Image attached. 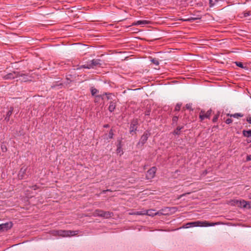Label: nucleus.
I'll return each instance as SVG.
<instances>
[{"mask_svg":"<svg viewBox=\"0 0 251 251\" xmlns=\"http://www.w3.org/2000/svg\"><path fill=\"white\" fill-rule=\"evenodd\" d=\"M219 224L218 223H209L207 221H197L196 222H190L186 224L183 227L189 228L190 227L194 226H210L217 225Z\"/></svg>","mask_w":251,"mask_h":251,"instance_id":"obj_1","label":"nucleus"},{"mask_svg":"<svg viewBox=\"0 0 251 251\" xmlns=\"http://www.w3.org/2000/svg\"><path fill=\"white\" fill-rule=\"evenodd\" d=\"M101 65L100 59H93L81 66L83 68L93 69L96 67L100 66Z\"/></svg>","mask_w":251,"mask_h":251,"instance_id":"obj_2","label":"nucleus"},{"mask_svg":"<svg viewBox=\"0 0 251 251\" xmlns=\"http://www.w3.org/2000/svg\"><path fill=\"white\" fill-rule=\"evenodd\" d=\"M231 205L237 206L240 207L242 208H251V206L250 205V203L248 201H247L244 200H234L231 201Z\"/></svg>","mask_w":251,"mask_h":251,"instance_id":"obj_3","label":"nucleus"},{"mask_svg":"<svg viewBox=\"0 0 251 251\" xmlns=\"http://www.w3.org/2000/svg\"><path fill=\"white\" fill-rule=\"evenodd\" d=\"M55 235H57L62 237H69L71 236L75 235L77 234V231H71V230H57L55 231Z\"/></svg>","mask_w":251,"mask_h":251,"instance_id":"obj_4","label":"nucleus"},{"mask_svg":"<svg viewBox=\"0 0 251 251\" xmlns=\"http://www.w3.org/2000/svg\"><path fill=\"white\" fill-rule=\"evenodd\" d=\"M93 215L95 217L98 216L104 218H108L111 217L113 215V214L109 211H104L100 209H97L94 211Z\"/></svg>","mask_w":251,"mask_h":251,"instance_id":"obj_5","label":"nucleus"},{"mask_svg":"<svg viewBox=\"0 0 251 251\" xmlns=\"http://www.w3.org/2000/svg\"><path fill=\"white\" fill-rule=\"evenodd\" d=\"M150 135V133L148 131H145L143 135L141 136L139 142V145H143L147 141Z\"/></svg>","mask_w":251,"mask_h":251,"instance_id":"obj_6","label":"nucleus"},{"mask_svg":"<svg viewBox=\"0 0 251 251\" xmlns=\"http://www.w3.org/2000/svg\"><path fill=\"white\" fill-rule=\"evenodd\" d=\"M156 171V169L155 167H152L151 169L148 171L147 173L146 174V178L148 179H151L153 178L155 176Z\"/></svg>","mask_w":251,"mask_h":251,"instance_id":"obj_7","label":"nucleus"},{"mask_svg":"<svg viewBox=\"0 0 251 251\" xmlns=\"http://www.w3.org/2000/svg\"><path fill=\"white\" fill-rule=\"evenodd\" d=\"M211 114V110H208L206 113L203 111H201L199 117L201 121L203 120L205 118L209 119Z\"/></svg>","mask_w":251,"mask_h":251,"instance_id":"obj_8","label":"nucleus"},{"mask_svg":"<svg viewBox=\"0 0 251 251\" xmlns=\"http://www.w3.org/2000/svg\"><path fill=\"white\" fill-rule=\"evenodd\" d=\"M12 226V224L11 222L6 223L0 225V231H4L10 229Z\"/></svg>","mask_w":251,"mask_h":251,"instance_id":"obj_9","label":"nucleus"},{"mask_svg":"<svg viewBox=\"0 0 251 251\" xmlns=\"http://www.w3.org/2000/svg\"><path fill=\"white\" fill-rule=\"evenodd\" d=\"M27 167L25 166H23L20 169L19 174H18V178L20 179H22L24 178L25 176L26 172Z\"/></svg>","mask_w":251,"mask_h":251,"instance_id":"obj_10","label":"nucleus"},{"mask_svg":"<svg viewBox=\"0 0 251 251\" xmlns=\"http://www.w3.org/2000/svg\"><path fill=\"white\" fill-rule=\"evenodd\" d=\"M138 122L136 120H133L130 125V132L131 133L133 132H135L137 130Z\"/></svg>","mask_w":251,"mask_h":251,"instance_id":"obj_11","label":"nucleus"},{"mask_svg":"<svg viewBox=\"0 0 251 251\" xmlns=\"http://www.w3.org/2000/svg\"><path fill=\"white\" fill-rule=\"evenodd\" d=\"M145 215H147L153 217L158 214V212H155L153 209H150L148 210H144Z\"/></svg>","mask_w":251,"mask_h":251,"instance_id":"obj_12","label":"nucleus"},{"mask_svg":"<svg viewBox=\"0 0 251 251\" xmlns=\"http://www.w3.org/2000/svg\"><path fill=\"white\" fill-rule=\"evenodd\" d=\"M17 76V75L16 74L15 72H13L12 73H9L6 75H5L4 76V78L5 79H14V78H15Z\"/></svg>","mask_w":251,"mask_h":251,"instance_id":"obj_13","label":"nucleus"},{"mask_svg":"<svg viewBox=\"0 0 251 251\" xmlns=\"http://www.w3.org/2000/svg\"><path fill=\"white\" fill-rule=\"evenodd\" d=\"M118 142V144L117 145V152L118 153H120V155L122 154L123 153L122 149V140H118L117 141Z\"/></svg>","mask_w":251,"mask_h":251,"instance_id":"obj_14","label":"nucleus"},{"mask_svg":"<svg viewBox=\"0 0 251 251\" xmlns=\"http://www.w3.org/2000/svg\"><path fill=\"white\" fill-rule=\"evenodd\" d=\"M13 110V107H11L10 108V109L9 110V111L7 112V114H6L5 118V120L6 122H8L9 121L10 117L11 116V115L12 114Z\"/></svg>","mask_w":251,"mask_h":251,"instance_id":"obj_15","label":"nucleus"},{"mask_svg":"<svg viewBox=\"0 0 251 251\" xmlns=\"http://www.w3.org/2000/svg\"><path fill=\"white\" fill-rule=\"evenodd\" d=\"M149 22L146 20H139L135 22L132 24V25H146L149 24Z\"/></svg>","mask_w":251,"mask_h":251,"instance_id":"obj_16","label":"nucleus"},{"mask_svg":"<svg viewBox=\"0 0 251 251\" xmlns=\"http://www.w3.org/2000/svg\"><path fill=\"white\" fill-rule=\"evenodd\" d=\"M116 108V101L113 100L110 102L108 110L110 112H113Z\"/></svg>","mask_w":251,"mask_h":251,"instance_id":"obj_17","label":"nucleus"},{"mask_svg":"<svg viewBox=\"0 0 251 251\" xmlns=\"http://www.w3.org/2000/svg\"><path fill=\"white\" fill-rule=\"evenodd\" d=\"M103 100V97L102 95H96L95 97V102H100L101 100Z\"/></svg>","mask_w":251,"mask_h":251,"instance_id":"obj_18","label":"nucleus"},{"mask_svg":"<svg viewBox=\"0 0 251 251\" xmlns=\"http://www.w3.org/2000/svg\"><path fill=\"white\" fill-rule=\"evenodd\" d=\"M183 128V126H178L176 127V129H175L174 132L173 134L174 135H179L180 134V131L181 129Z\"/></svg>","mask_w":251,"mask_h":251,"instance_id":"obj_19","label":"nucleus"},{"mask_svg":"<svg viewBox=\"0 0 251 251\" xmlns=\"http://www.w3.org/2000/svg\"><path fill=\"white\" fill-rule=\"evenodd\" d=\"M243 134L244 136L247 137H251V130H243Z\"/></svg>","mask_w":251,"mask_h":251,"instance_id":"obj_20","label":"nucleus"},{"mask_svg":"<svg viewBox=\"0 0 251 251\" xmlns=\"http://www.w3.org/2000/svg\"><path fill=\"white\" fill-rule=\"evenodd\" d=\"M129 215H145L144 210L129 213Z\"/></svg>","mask_w":251,"mask_h":251,"instance_id":"obj_21","label":"nucleus"},{"mask_svg":"<svg viewBox=\"0 0 251 251\" xmlns=\"http://www.w3.org/2000/svg\"><path fill=\"white\" fill-rule=\"evenodd\" d=\"M98 90L95 88L92 87L91 88V94L93 96H95L96 94L98 93Z\"/></svg>","mask_w":251,"mask_h":251,"instance_id":"obj_22","label":"nucleus"},{"mask_svg":"<svg viewBox=\"0 0 251 251\" xmlns=\"http://www.w3.org/2000/svg\"><path fill=\"white\" fill-rule=\"evenodd\" d=\"M151 61L152 63H153L154 64H155L156 65H159V61H158L157 59L152 58L151 60Z\"/></svg>","mask_w":251,"mask_h":251,"instance_id":"obj_23","label":"nucleus"},{"mask_svg":"<svg viewBox=\"0 0 251 251\" xmlns=\"http://www.w3.org/2000/svg\"><path fill=\"white\" fill-rule=\"evenodd\" d=\"M234 118H238V117H242L243 116V115L241 114V113H235L232 115Z\"/></svg>","mask_w":251,"mask_h":251,"instance_id":"obj_24","label":"nucleus"},{"mask_svg":"<svg viewBox=\"0 0 251 251\" xmlns=\"http://www.w3.org/2000/svg\"><path fill=\"white\" fill-rule=\"evenodd\" d=\"M181 106V104L177 103L175 107V110L179 111L180 109Z\"/></svg>","mask_w":251,"mask_h":251,"instance_id":"obj_25","label":"nucleus"},{"mask_svg":"<svg viewBox=\"0 0 251 251\" xmlns=\"http://www.w3.org/2000/svg\"><path fill=\"white\" fill-rule=\"evenodd\" d=\"M113 131L112 130H110L109 132V134H108V136H109V138L111 139L113 138Z\"/></svg>","mask_w":251,"mask_h":251,"instance_id":"obj_26","label":"nucleus"},{"mask_svg":"<svg viewBox=\"0 0 251 251\" xmlns=\"http://www.w3.org/2000/svg\"><path fill=\"white\" fill-rule=\"evenodd\" d=\"M236 64L237 66H238V67H239L240 68H243V65L242 62H236Z\"/></svg>","mask_w":251,"mask_h":251,"instance_id":"obj_27","label":"nucleus"},{"mask_svg":"<svg viewBox=\"0 0 251 251\" xmlns=\"http://www.w3.org/2000/svg\"><path fill=\"white\" fill-rule=\"evenodd\" d=\"M185 107L187 109H192V104L188 103L186 105Z\"/></svg>","mask_w":251,"mask_h":251,"instance_id":"obj_28","label":"nucleus"},{"mask_svg":"<svg viewBox=\"0 0 251 251\" xmlns=\"http://www.w3.org/2000/svg\"><path fill=\"white\" fill-rule=\"evenodd\" d=\"M173 122L174 123H176L177 120H178V117L177 116H174L173 118Z\"/></svg>","mask_w":251,"mask_h":251,"instance_id":"obj_29","label":"nucleus"},{"mask_svg":"<svg viewBox=\"0 0 251 251\" xmlns=\"http://www.w3.org/2000/svg\"><path fill=\"white\" fill-rule=\"evenodd\" d=\"M232 122V120L231 119H229V118H228L226 120V123L227 124H229L230 123H231Z\"/></svg>","mask_w":251,"mask_h":251,"instance_id":"obj_30","label":"nucleus"},{"mask_svg":"<svg viewBox=\"0 0 251 251\" xmlns=\"http://www.w3.org/2000/svg\"><path fill=\"white\" fill-rule=\"evenodd\" d=\"M104 95H106L107 96V99L108 100H110L111 99V94H107V93H105Z\"/></svg>","mask_w":251,"mask_h":251,"instance_id":"obj_31","label":"nucleus"},{"mask_svg":"<svg viewBox=\"0 0 251 251\" xmlns=\"http://www.w3.org/2000/svg\"><path fill=\"white\" fill-rule=\"evenodd\" d=\"M218 118V115L215 116V117L213 118V119L212 120L213 122H216L217 121Z\"/></svg>","mask_w":251,"mask_h":251,"instance_id":"obj_32","label":"nucleus"},{"mask_svg":"<svg viewBox=\"0 0 251 251\" xmlns=\"http://www.w3.org/2000/svg\"><path fill=\"white\" fill-rule=\"evenodd\" d=\"M250 15V11L245 12L244 14V17L249 16Z\"/></svg>","mask_w":251,"mask_h":251,"instance_id":"obj_33","label":"nucleus"},{"mask_svg":"<svg viewBox=\"0 0 251 251\" xmlns=\"http://www.w3.org/2000/svg\"><path fill=\"white\" fill-rule=\"evenodd\" d=\"M209 0V4L210 6L212 7L214 5V3H213L212 0Z\"/></svg>","mask_w":251,"mask_h":251,"instance_id":"obj_34","label":"nucleus"},{"mask_svg":"<svg viewBox=\"0 0 251 251\" xmlns=\"http://www.w3.org/2000/svg\"><path fill=\"white\" fill-rule=\"evenodd\" d=\"M247 121L248 123L251 124V117H248L247 119Z\"/></svg>","mask_w":251,"mask_h":251,"instance_id":"obj_35","label":"nucleus"},{"mask_svg":"<svg viewBox=\"0 0 251 251\" xmlns=\"http://www.w3.org/2000/svg\"><path fill=\"white\" fill-rule=\"evenodd\" d=\"M247 161H250L251 160V155H248L247 157Z\"/></svg>","mask_w":251,"mask_h":251,"instance_id":"obj_36","label":"nucleus"},{"mask_svg":"<svg viewBox=\"0 0 251 251\" xmlns=\"http://www.w3.org/2000/svg\"><path fill=\"white\" fill-rule=\"evenodd\" d=\"M194 20H195L194 18H191V19H189L188 20H185V21H194Z\"/></svg>","mask_w":251,"mask_h":251,"instance_id":"obj_37","label":"nucleus"},{"mask_svg":"<svg viewBox=\"0 0 251 251\" xmlns=\"http://www.w3.org/2000/svg\"><path fill=\"white\" fill-rule=\"evenodd\" d=\"M150 115V111H148L146 112V115Z\"/></svg>","mask_w":251,"mask_h":251,"instance_id":"obj_38","label":"nucleus"},{"mask_svg":"<svg viewBox=\"0 0 251 251\" xmlns=\"http://www.w3.org/2000/svg\"><path fill=\"white\" fill-rule=\"evenodd\" d=\"M32 188H33L34 190H36V189H37V186H36V185H35V186H32Z\"/></svg>","mask_w":251,"mask_h":251,"instance_id":"obj_39","label":"nucleus"},{"mask_svg":"<svg viewBox=\"0 0 251 251\" xmlns=\"http://www.w3.org/2000/svg\"><path fill=\"white\" fill-rule=\"evenodd\" d=\"M186 194H182V195H180V197H179V198H180L182 197H183V196H185Z\"/></svg>","mask_w":251,"mask_h":251,"instance_id":"obj_40","label":"nucleus"},{"mask_svg":"<svg viewBox=\"0 0 251 251\" xmlns=\"http://www.w3.org/2000/svg\"><path fill=\"white\" fill-rule=\"evenodd\" d=\"M1 149H2L3 151H4V149H5V150H6V149L5 147H3V146H1Z\"/></svg>","mask_w":251,"mask_h":251,"instance_id":"obj_41","label":"nucleus"},{"mask_svg":"<svg viewBox=\"0 0 251 251\" xmlns=\"http://www.w3.org/2000/svg\"><path fill=\"white\" fill-rule=\"evenodd\" d=\"M248 197L250 199H251V193L249 195Z\"/></svg>","mask_w":251,"mask_h":251,"instance_id":"obj_42","label":"nucleus"},{"mask_svg":"<svg viewBox=\"0 0 251 251\" xmlns=\"http://www.w3.org/2000/svg\"><path fill=\"white\" fill-rule=\"evenodd\" d=\"M247 142H248V143H250V142H251V140H250V139H248V140H247Z\"/></svg>","mask_w":251,"mask_h":251,"instance_id":"obj_43","label":"nucleus"},{"mask_svg":"<svg viewBox=\"0 0 251 251\" xmlns=\"http://www.w3.org/2000/svg\"><path fill=\"white\" fill-rule=\"evenodd\" d=\"M104 126V127H108V125H105V126Z\"/></svg>","mask_w":251,"mask_h":251,"instance_id":"obj_44","label":"nucleus"}]
</instances>
